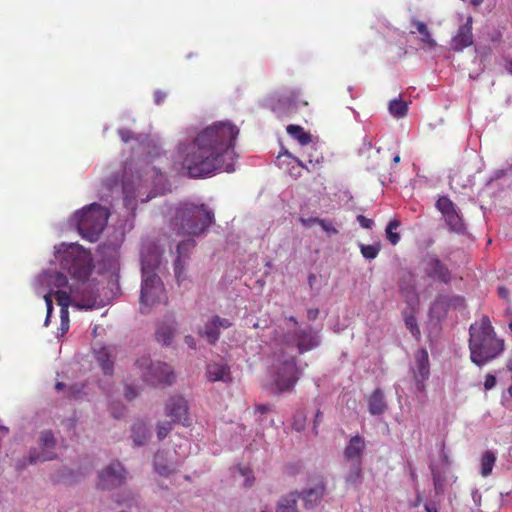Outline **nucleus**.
Returning a JSON list of instances; mask_svg holds the SVG:
<instances>
[{"mask_svg": "<svg viewBox=\"0 0 512 512\" xmlns=\"http://www.w3.org/2000/svg\"><path fill=\"white\" fill-rule=\"evenodd\" d=\"M44 300L47 306V318L50 317L52 311H53V301H52V292H49L44 295ZM48 319H46V322Z\"/></svg>", "mask_w": 512, "mask_h": 512, "instance_id": "nucleus-47", "label": "nucleus"}, {"mask_svg": "<svg viewBox=\"0 0 512 512\" xmlns=\"http://www.w3.org/2000/svg\"><path fill=\"white\" fill-rule=\"evenodd\" d=\"M231 326L232 323L229 319L214 315L205 322L199 334L205 337L209 344L214 345L220 338V329H227Z\"/></svg>", "mask_w": 512, "mask_h": 512, "instance_id": "nucleus-16", "label": "nucleus"}, {"mask_svg": "<svg viewBox=\"0 0 512 512\" xmlns=\"http://www.w3.org/2000/svg\"><path fill=\"white\" fill-rule=\"evenodd\" d=\"M468 345L471 362L478 367L497 358L505 348L504 340L497 337L486 315L470 325Z\"/></svg>", "mask_w": 512, "mask_h": 512, "instance_id": "nucleus-2", "label": "nucleus"}, {"mask_svg": "<svg viewBox=\"0 0 512 512\" xmlns=\"http://www.w3.org/2000/svg\"><path fill=\"white\" fill-rule=\"evenodd\" d=\"M389 111L395 117H404L408 111V105L401 99H394L390 101Z\"/></svg>", "mask_w": 512, "mask_h": 512, "instance_id": "nucleus-36", "label": "nucleus"}, {"mask_svg": "<svg viewBox=\"0 0 512 512\" xmlns=\"http://www.w3.org/2000/svg\"><path fill=\"white\" fill-rule=\"evenodd\" d=\"M359 248L362 256L365 259L373 260L378 256L381 250V244L379 242L371 245L360 244Z\"/></svg>", "mask_w": 512, "mask_h": 512, "instance_id": "nucleus-37", "label": "nucleus"}, {"mask_svg": "<svg viewBox=\"0 0 512 512\" xmlns=\"http://www.w3.org/2000/svg\"><path fill=\"white\" fill-rule=\"evenodd\" d=\"M496 385V377L492 374H487L485 377L484 387L485 390H491Z\"/></svg>", "mask_w": 512, "mask_h": 512, "instance_id": "nucleus-48", "label": "nucleus"}, {"mask_svg": "<svg viewBox=\"0 0 512 512\" xmlns=\"http://www.w3.org/2000/svg\"><path fill=\"white\" fill-rule=\"evenodd\" d=\"M325 492V485L319 484L314 488H311L304 492L303 500L305 502V507L310 509L313 508L316 504H318Z\"/></svg>", "mask_w": 512, "mask_h": 512, "instance_id": "nucleus-26", "label": "nucleus"}, {"mask_svg": "<svg viewBox=\"0 0 512 512\" xmlns=\"http://www.w3.org/2000/svg\"><path fill=\"white\" fill-rule=\"evenodd\" d=\"M149 431L146 424L139 421L132 426V436L136 445H143L147 440Z\"/></svg>", "mask_w": 512, "mask_h": 512, "instance_id": "nucleus-32", "label": "nucleus"}, {"mask_svg": "<svg viewBox=\"0 0 512 512\" xmlns=\"http://www.w3.org/2000/svg\"><path fill=\"white\" fill-rule=\"evenodd\" d=\"M300 223L305 226V227H311L313 224L317 223L318 224V221H319V218L317 217H310V218H304V217H301L299 219Z\"/></svg>", "mask_w": 512, "mask_h": 512, "instance_id": "nucleus-51", "label": "nucleus"}, {"mask_svg": "<svg viewBox=\"0 0 512 512\" xmlns=\"http://www.w3.org/2000/svg\"><path fill=\"white\" fill-rule=\"evenodd\" d=\"M167 94L161 90H156L154 92V102L155 104L157 105H160L164 102L165 98H166Z\"/></svg>", "mask_w": 512, "mask_h": 512, "instance_id": "nucleus-50", "label": "nucleus"}, {"mask_svg": "<svg viewBox=\"0 0 512 512\" xmlns=\"http://www.w3.org/2000/svg\"><path fill=\"white\" fill-rule=\"evenodd\" d=\"M165 415L176 424L189 426L188 404L180 395L171 396L165 405Z\"/></svg>", "mask_w": 512, "mask_h": 512, "instance_id": "nucleus-11", "label": "nucleus"}, {"mask_svg": "<svg viewBox=\"0 0 512 512\" xmlns=\"http://www.w3.org/2000/svg\"><path fill=\"white\" fill-rule=\"evenodd\" d=\"M472 44V18L468 17L466 22L458 28L456 35L452 38L451 46L454 51L459 52Z\"/></svg>", "mask_w": 512, "mask_h": 512, "instance_id": "nucleus-17", "label": "nucleus"}, {"mask_svg": "<svg viewBox=\"0 0 512 512\" xmlns=\"http://www.w3.org/2000/svg\"><path fill=\"white\" fill-rule=\"evenodd\" d=\"M361 463L362 462H352L351 467L345 477L346 483L355 486L362 482L363 474Z\"/></svg>", "mask_w": 512, "mask_h": 512, "instance_id": "nucleus-31", "label": "nucleus"}, {"mask_svg": "<svg viewBox=\"0 0 512 512\" xmlns=\"http://www.w3.org/2000/svg\"><path fill=\"white\" fill-rule=\"evenodd\" d=\"M126 471L119 461H114L99 473L98 487L106 490L118 487L124 483Z\"/></svg>", "mask_w": 512, "mask_h": 512, "instance_id": "nucleus-10", "label": "nucleus"}, {"mask_svg": "<svg viewBox=\"0 0 512 512\" xmlns=\"http://www.w3.org/2000/svg\"><path fill=\"white\" fill-rule=\"evenodd\" d=\"M507 294H508V292H507V290L505 288H503V287L499 288V295L501 297L505 298L507 296Z\"/></svg>", "mask_w": 512, "mask_h": 512, "instance_id": "nucleus-63", "label": "nucleus"}, {"mask_svg": "<svg viewBox=\"0 0 512 512\" xmlns=\"http://www.w3.org/2000/svg\"><path fill=\"white\" fill-rule=\"evenodd\" d=\"M145 382L152 386H170L175 380L173 369L164 362H153L149 356H142L135 362Z\"/></svg>", "mask_w": 512, "mask_h": 512, "instance_id": "nucleus-8", "label": "nucleus"}, {"mask_svg": "<svg viewBox=\"0 0 512 512\" xmlns=\"http://www.w3.org/2000/svg\"><path fill=\"white\" fill-rule=\"evenodd\" d=\"M403 319L406 328L412 334V336L418 341L421 338V331L417 323V319L412 312H404Z\"/></svg>", "mask_w": 512, "mask_h": 512, "instance_id": "nucleus-33", "label": "nucleus"}, {"mask_svg": "<svg viewBox=\"0 0 512 512\" xmlns=\"http://www.w3.org/2000/svg\"><path fill=\"white\" fill-rule=\"evenodd\" d=\"M416 368L414 370V379L416 381L417 390L425 391V381L430 376V364L428 352L425 348H420L415 353Z\"/></svg>", "mask_w": 512, "mask_h": 512, "instance_id": "nucleus-15", "label": "nucleus"}, {"mask_svg": "<svg viewBox=\"0 0 512 512\" xmlns=\"http://www.w3.org/2000/svg\"><path fill=\"white\" fill-rule=\"evenodd\" d=\"M206 377L210 382H232L230 366L224 362H210L206 366Z\"/></svg>", "mask_w": 512, "mask_h": 512, "instance_id": "nucleus-18", "label": "nucleus"}, {"mask_svg": "<svg viewBox=\"0 0 512 512\" xmlns=\"http://www.w3.org/2000/svg\"><path fill=\"white\" fill-rule=\"evenodd\" d=\"M411 24L415 28V30L410 31L412 34H414L415 32H418L421 36L420 40L422 43H424L429 48L436 47L437 43L433 39L427 25L424 22H422L416 18H412Z\"/></svg>", "mask_w": 512, "mask_h": 512, "instance_id": "nucleus-23", "label": "nucleus"}, {"mask_svg": "<svg viewBox=\"0 0 512 512\" xmlns=\"http://www.w3.org/2000/svg\"><path fill=\"white\" fill-rule=\"evenodd\" d=\"M146 174L148 175H151L152 177H160L162 178V174L159 170H157L155 167H151L149 168V171L146 172Z\"/></svg>", "mask_w": 512, "mask_h": 512, "instance_id": "nucleus-60", "label": "nucleus"}, {"mask_svg": "<svg viewBox=\"0 0 512 512\" xmlns=\"http://www.w3.org/2000/svg\"><path fill=\"white\" fill-rule=\"evenodd\" d=\"M177 463L169 462L164 451L156 452L154 456V469L160 475L168 477L177 472Z\"/></svg>", "mask_w": 512, "mask_h": 512, "instance_id": "nucleus-21", "label": "nucleus"}, {"mask_svg": "<svg viewBox=\"0 0 512 512\" xmlns=\"http://www.w3.org/2000/svg\"><path fill=\"white\" fill-rule=\"evenodd\" d=\"M437 209L442 213L443 216L456 210L454 203L446 196H441L436 201Z\"/></svg>", "mask_w": 512, "mask_h": 512, "instance_id": "nucleus-39", "label": "nucleus"}, {"mask_svg": "<svg viewBox=\"0 0 512 512\" xmlns=\"http://www.w3.org/2000/svg\"><path fill=\"white\" fill-rule=\"evenodd\" d=\"M424 271L427 277L448 284L451 281V271L447 265L435 255H428L424 261Z\"/></svg>", "mask_w": 512, "mask_h": 512, "instance_id": "nucleus-12", "label": "nucleus"}, {"mask_svg": "<svg viewBox=\"0 0 512 512\" xmlns=\"http://www.w3.org/2000/svg\"><path fill=\"white\" fill-rule=\"evenodd\" d=\"M507 369L512 374V359H509L507 362Z\"/></svg>", "mask_w": 512, "mask_h": 512, "instance_id": "nucleus-64", "label": "nucleus"}, {"mask_svg": "<svg viewBox=\"0 0 512 512\" xmlns=\"http://www.w3.org/2000/svg\"><path fill=\"white\" fill-rule=\"evenodd\" d=\"M61 332L62 334L66 333L69 329V318L68 314H61Z\"/></svg>", "mask_w": 512, "mask_h": 512, "instance_id": "nucleus-53", "label": "nucleus"}, {"mask_svg": "<svg viewBox=\"0 0 512 512\" xmlns=\"http://www.w3.org/2000/svg\"><path fill=\"white\" fill-rule=\"evenodd\" d=\"M173 424L175 423L172 422L171 419L170 421H163L158 424L157 437L160 441L163 440L171 432L173 429Z\"/></svg>", "mask_w": 512, "mask_h": 512, "instance_id": "nucleus-42", "label": "nucleus"}, {"mask_svg": "<svg viewBox=\"0 0 512 512\" xmlns=\"http://www.w3.org/2000/svg\"><path fill=\"white\" fill-rule=\"evenodd\" d=\"M95 304H96V297H91V298L87 299L86 301H83L82 303L78 302L76 305L81 308L92 309L93 307H95Z\"/></svg>", "mask_w": 512, "mask_h": 512, "instance_id": "nucleus-49", "label": "nucleus"}, {"mask_svg": "<svg viewBox=\"0 0 512 512\" xmlns=\"http://www.w3.org/2000/svg\"><path fill=\"white\" fill-rule=\"evenodd\" d=\"M239 472L243 477H245V486L251 487L254 483V476L252 474V470L247 467H240Z\"/></svg>", "mask_w": 512, "mask_h": 512, "instance_id": "nucleus-44", "label": "nucleus"}, {"mask_svg": "<svg viewBox=\"0 0 512 512\" xmlns=\"http://www.w3.org/2000/svg\"><path fill=\"white\" fill-rule=\"evenodd\" d=\"M357 221L359 222L360 226L365 229H371L374 224L372 219L366 218L364 215H358Z\"/></svg>", "mask_w": 512, "mask_h": 512, "instance_id": "nucleus-46", "label": "nucleus"}, {"mask_svg": "<svg viewBox=\"0 0 512 512\" xmlns=\"http://www.w3.org/2000/svg\"><path fill=\"white\" fill-rule=\"evenodd\" d=\"M308 105L300 90H293L288 95L277 99L271 98L269 106L278 118L288 117L296 113L301 107Z\"/></svg>", "mask_w": 512, "mask_h": 512, "instance_id": "nucleus-9", "label": "nucleus"}, {"mask_svg": "<svg viewBox=\"0 0 512 512\" xmlns=\"http://www.w3.org/2000/svg\"><path fill=\"white\" fill-rule=\"evenodd\" d=\"M364 450V438L359 435L353 436L345 447L344 459L348 462H362Z\"/></svg>", "mask_w": 512, "mask_h": 512, "instance_id": "nucleus-19", "label": "nucleus"}, {"mask_svg": "<svg viewBox=\"0 0 512 512\" xmlns=\"http://www.w3.org/2000/svg\"><path fill=\"white\" fill-rule=\"evenodd\" d=\"M318 224L329 235H333V234H337L338 233V230L334 227V225L331 222H328V221H326L324 219H320L319 218Z\"/></svg>", "mask_w": 512, "mask_h": 512, "instance_id": "nucleus-45", "label": "nucleus"}, {"mask_svg": "<svg viewBox=\"0 0 512 512\" xmlns=\"http://www.w3.org/2000/svg\"><path fill=\"white\" fill-rule=\"evenodd\" d=\"M322 418H323V414L320 410H318L315 414L314 427H313L316 434L318 433L317 426L322 421Z\"/></svg>", "mask_w": 512, "mask_h": 512, "instance_id": "nucleus-56", "label": "nucleus"}, {"mask_svg": "<svg viewBox=\"0 0 512 512\" xmlns=\"http://www.w3.org/2000/svg\"><path fill=\"white\" fill-rule=\"evenodd\" d=\"M444 219L452 231L457 232V233L464 231L465 226L463 223V219L459 215L457 210H454L453 212L444 216Z\"/></svg>", "mask_w": 512, "mask_h": 512, "instance_id": "nucleus-34", "label": "nucleus"}, {"mask_svg": "<svg viewBox=\"0 0 512 512\" xmlns=\"http://www.w3.org/2000/svg\"><path fill=\"white\" fill-rule=\"evenodd\" d=\"M318 315H319V309H317V308L309 309V310L307 311V318H308V320H310V321H314V320H316V319H317V317H318Z\"/></svg>", "mask_w": 512, "mask_h": 512, "instance_id": "nucleus-55", "label": "nucleus"}, {"mask_svg": "<svg viewBox=\"0 0 512 512\" xmlns=\"http://www.w3.org/2000/svg\"><path fill=\"white\" fill-rule=\"evenodd\" d=\"M239 128L230 121H217L178 148L182 168L191 178H204L217 170L233 172L234 144Z\"/></svg>", "mask_w": 512, "mask_h": 512, "instance_id": "nucleus-1", "label": "nucleus"}, {"mask_svg": "<svg viewBox=\"0 0 512 512\" xmlns=\"http://www.w3.org/2000/svg\"><path fill=\"white\" fill-rule=\"evenodd\" d=\"M124 407L120 406L119 408L111 407V413L115 418H120L123 415Z\"/></svg>", "mask_w": 512, "mask_h": 512, "instance_id": "nucleus-57", "label": "nucleus"}, {"mask_svg": "<svg viewBox=\"0 0 512 512\" xmlns=\"http://www.w3.org/2000/svg\"><path fill=\"white\" fill-rule=\"evenodd\" d=\"M109 218V212L98 203H92L74 214L80 235L90 242L98 240Z\"/></svg>", "mask_w": 512, "mask_h": 512, "instance_id": "nucleus-4", "label": "nucleus"}, {"mask_svg": "<svg viewBox=\"0 0 512 512\" xmlns=\"http://www.w3.org/2000/svg\"><path fill=\"white\" fill-rule=\"evenodd\" d=\"M297 336L298 331L293 333H286L279 336V339L276 338L278 343L286 348L296 347L297 348Z\"/></svg>", "mask_w": 512, "mask_h": 512, "instance_id": "nucleus-40", "label": "nucleus"}, {"mask_svg": "<svg viewBox=\"0 0 512 512\" xmlns=\"http://www.w3.org/2000/svg\"><path fill=\"white\" fill-rule=\"evenodd\" d=\"M400 227V221L391 220L386 227V238L391 245H397L400 242V234L396 230Z\"/></svg>", "mask_w": 512, "mask_h": 512, "instance_id": "nucleus-35", "label": "nucleus"}, {"mask_svg": "<svg viewBox=\"0 0 512 512\" xmlns=\"http://www.w3.org/2000/svg\"><path fill=\"white\" fill-rule=\"evenodd\" d=\"M61 268L73 278L84 281L90 276L93 264L91 254L80 245L71 244L63 252L58 250Z\"/></svg>", "mask_w": 512, "mask_h": 512, "instance_id": "nucleus-6", "label": "nucleus"}, {"mask_svg": "<svg viewBox=\"0 0 512 512\" xmlns=\"http://www.w3.org/2000/svg\"><path fill=\"white\" fill-rule=\"evenodd\" d=\"M57 304L61 307V314H68V307L71 303V296L68 292L57 290L54 292Z\"/></svg>", "mask_w": 512, "mask_h": 512, "instance_id": "nucleus-38", "label": "nucleus"}, {"mask_svg": "<svg viewBox=\"0 0 512 512\" xmlns=\"http://www.w3.org/2000/svg\"><path fill=\"white\" fill-rule=\"evenodd\" d=\"M69 392H70V394H71V395H73V396H74V395H76L77 393H79V392H80V390H79V389H77V388H76V386H71V387L69 388Z\"/></svg>", "mask_w": 512, "mask_h": 512, "instance_id": "nucleus-62", "label": "nucleus"}, {"mask_svg": "<svg viewBox=\"0 0 512 512\" xmlns=\"http://www.w3.org/2000/svg\"><path fill=\"white\" fill-rule=\"evenodd\" d=\"M185 343L191 348V349H195L196 348V341L194 339V337L190 336V335H187L185 337Z\"/></svg>", "mask_w": 512, "mask_h": 512, "instance_id": "nucleus-58", "label": "nucleus"}, {"mask_svg": "<svg viewBox=\"0 0 512 512\" xmlns=\"http://www.w3.org/2000/svg\"><path fill=\"white\" fill-rule=\"evenodd\" d=\"M424 508L426 512H438V508L435 503H426Z\"/></svg>", "mask_w": 512, "mask_h": 512, "instance_id": "nucleus-59", "label": "nucleus"}, {"mask_svg": "<svg viewBox=\"0 0 512 512\" xmlns=\"http://www.w3.org/2000/svg\"><path fill=\"white\" fill-rule=\"evenodd\" d=\"M40 453H31L29 457V462L31 464L42 462V461H49L56 457V454L54 453L55 448V437L52 431L45 430L41 432L40 434Z\"/></svg>", "mask_w": 512, "mask_h": 512, "instance_id": "nucleus-14", "label": "nucleus"}, {"mask_svg": "<svg viewBox=\"0 0 512 512\" xmlns=\"http://www.w3.org/2000/svg\"><path fill=\"white\" fill-rule=\"evenodd\" d=\"M214 221V213L205 204L182 202L173 210L170 227L178 235L198 236Z\"/></svg>", "mask_w": 512, "mask_h": 512, "instance_id": "nucleus-3", "label": "nucleus"}, {"mask_svg": "<svg viewBox=\"0 0 512 512\" xmlns=\"http://www.w3.org/2000/svg\"><path fill=\"white\" fill-rule=\"evenodd\" d=\"M318 345H319L318 337L313 332L311 327L298 330L297 349H298L299 354H303L307 351H310L313 348L317 347Z\"/></svg>", "mask_w": 512, "mask_h": 512, "instance_id": "nucleus-20", "label": "nucleus"}, {"mask_svg": "<svg viewBox=\"0 0 512 512\" xmlns=\"http://www.w3.org/2000/svg\"><path fill=\"white\" fill-rule=\"evenodd\" d=\"M496 462V455L493 451L487 450L483 453L480 461L481 475L487 477L492 473Z\"/></svg>", "mask_w": 512, "mask_h": 512, "instance_id": "nucleus-30", "label": "nucleus"}, {"mask_svg": "<svg viewBox=\"0 0 512 512\" xmlns=\"http://www.w3.org/2000/svg\"><path fill=\"white\" fill-rule=\"evenodd\" d=\"M195 241L193 239H187L185 241L180 242L177 245V253L178 256L174 263V270L176 277L179 278L182 271L181 257H185L189 251H191L195 247Z\"/></svg>", "mask_w": 512, "mask_h": 512, "instance_id": "nucleus-25", "label": "nucleus"}, {"mask_svg": "<svg viewBox=\"0 0 512 512\" xmlns=\"http://www.w3.org/2000/svg\"><path fill=\"white\" fill-rule=\"evenodd\" d=\"M122 191L124 195V202L127 207L133 206V200L136 198L135 189L130 185V183L125 182L122 185Z\"/></svg>", "mask_w": 512, "mask_h": 512, "instance_id": "nucleus-41", "label": "nucleus"}, {"mask_svg": "<svg viewBox=\"0 0 512 512\" xmlns=\"http://www.w3.org/2000/svg\"><path fill=\"white\" fill-rule=\"evenodd\" d=\"M119 136L126 143L133 139V133L128 129L119 130Z\"/></svg>", "mask_w": 512, "mask_h": 512, "instance_id": "nucleus-52", "label": "nucleus"}, {"mask_svg": "<svg viewBox=\"0 0 512 512\" xmlns=\"http://www.w3.org/2000/svg\"><path fill=\"white\" fill-rule=\"evenodd\" d=\"M464 298L461 296H450L439 294L432 302L430 307V314L437 319L444 318L450 308L462 306Z\"/></svg>", "mask_w": 512, "mask_h": 512, "instance_id": "nucleus-13", "label": "nucleus"}, {"mask_svg": "<svg viewBox=\"0 0 512 512\" xmlns=\"http://www.w3.org/2000/svg\"><path fill=\"white\" fill-rule=\"evenodd\" d=\"M256 410L260 413H266V412H268L269 408L265 405H258L256 407Z\"/></svg>", "mask_w": 512, "mask_h": 512, "instance_id": "nucleus-61", "label": "nucleus"}, {"mask_svg": "<svg viewBox=\"0 0 512 512\" xmlns=\"http://www.w3.org/2000/svg\"><path fill=\"white\" fill-rule=\"evenodd\" d=\"M176 332V322L174 320H170L169 322H164L156 330V338L158 342H161L164 345H169L175 335Z\"/></svg>", "mask_w": 512, "mask_h": 512, "instance_id": "nucleus-24", "label": "nucleus"}, {"mask_svg": "<svg viewBox=\"0 0 512 512\" xmlns=\"http://www.w3.org/2000/svg\"><path fill=\"white\" fill-rule=\"evenodd\" d=\"M274 382L280 392L291 391L300 375L294 356H285L283 352L275 353V360L272 364Z\"/></svg>", "mask_w": 512, "mask_h": 512, "instance_id": "nucleus-7", "label": "nucleus"}, {"mask_svg": "<svg viewBox=\"0 0 512 512\" xmlns=\"http://www.w3.org/2000/svg\"><path fill=\"white\" fill-rule=\"evenodd\" d=\"M95 358L99 365L102 367L105 374L109 375L113 371V361L111 360V355L109 349L107 347H101L98 350L94 351Z\"/></svg>", "mask_w": 512, "mask_h": 512, "instance_id": "nucleus-27", "label": "nucleus"}, {"mask_svg": "<svg viewBox=\"0 0 512 512\" xmlns=\"http://www.w3.org/2000/svg\"><path fill=\"white\" fill-rule=\"evenodd\" d=\"M368 411L371 415H382L387 410V403L385 401L384 393L380 388H377L367 399Z\"/></svg>", "mask_w": 512, "mask_h": 512, "instance_id": "nucleus-22", "label": "nucleus"}, {"mask_svg": "<svg viewBox=\"0 0 512 512\" xmlns=\"http://www.w3.org/2000/svg\"><path fill=\"white\" fill-rule=\"evenodd\" d=\"M158 264L159 260L157 258L153 264H150L145 258L142 259L141 312H145L146 308L156 303H162L167 300L163 282L154 272Z\"/></svg>", "mask_w": 512, "mask_h": 512, "instance_id": "nucleus-5", "label": "nucleus"}, {"mask_svg": "<svg viewBox=\"0 0 512 512\" xmlns=\"http://www.w3.org/2000/svg\"><path fill=\"white\" fill-rule=\"evenodd\" d=\"M286 131L293 139H296L301 145H307L311 142V135L307 133L299 125H288Z\"/></svg>", "mask_w": 512, "mask_h": 512, "instance_id": "nucleus-29", "label": "nucleus"}, {"mask_svg": "<svg viewBox=\"0 0 512 512\" xmlns=\"http://www.w3.org/2000/svg\"><path fill=\"white\" fill-rule=\"evenodd\" d=\"M136 396H137V392L135 391V389L133 387H131V386H126V388H125V397L128 400H132Z\"/></svg>", "mask_w": 512, "mask_h": 512, "instance_id": "nucleus-54", "label": "nucleus"}, {"mask_svg": "<svg viewBox=\"0 0 512 512\" xmlns=\"http://www.w3.org/2000/svg\"><path fill=\"white\" fill-rule=\"evenodd\" d=\"M51 279H52L51 283L57 288L65 287L68 284V279H67L66 275H64L60 272H57L54 275H52Z\"/></svg>", "mask_w": 512, "mask_h": 512, "instance_id": "nucleus-43", "label": "nucleus"}, {"mask_svg": "<svg viewBox=\"0 0 512 512\" xmlns=\"http://www.w3.org/2000/svg\"><path fill=\"white\" fill-rule=\"evenodd\" d=\"M298 497L296 492L283 496L277 505L276 512H299L297 509Z\"/></svg>", "mask_w": 512, "mask_h": 512, "instance_id": "nucleus-28", "label": "nucleus"}]
</instances>
